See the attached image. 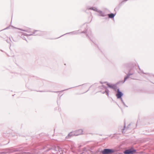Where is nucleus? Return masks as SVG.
<instances>
[{
	"label": "nucleus",
	"mask_w": 154,
	"mask_h": 154,
	"mask_svg": "<svg viewBox=\"0 0 154 154\" xmlns=\"http://www.w3.org/2000/svg\"><path fill=\"white\" fill-rule=\"evenodd\" d=\"M108 15L109 18H112L114 17L115 15L113 14H108Z\"/></svg>",
	"instance_id": "5"
},
{
	"label": "nucleus",
	"mask_w": 154,
	"mask_h": 154,
	"mask_svg": "<svg viewBox=\"0 0 154 154\" xmlns=\"http://www.w3.org/2000/svg\"><path fill=\"white\" fill-rule=\"evenodd\" d=\"M107 85H108V86L111 88H112L114 87V85H109V84H107Z\"/></svg>",
	"instance_id": "6"
},
{
	"label": "nucleus",
	"mask_w": 154,
	"mask_h": 154,
	"mask_svg": "<svg viewBox=\"0 0 154 154\" xmlns=\"http://www.w3.org/2000/svg\"><path fill=\"white\" fill-rule=\"evenodd\" d=\"M113 151L110 149H106V154H110Z\"/></svg>",
	"instance_id": "4"
},
{
	"label": "nucleus",
	"mask_w": 154,
	"mask_h": 154,
	"mask_svg": "<svg viewBox=\"0 0 154 154\" xmlns=\"http://www.w3.org/2000/svg\"><path fill=\"white\" fill-rule=\"evenodd\" d=\"M128 77L127 76L125 78L124 80V82H125V80L128 79Z\"/></svg>",
	"instance_id": "8"
},
{
	"label": "nucleus",
	"mask_w": 154,
	"mask_h": 154,
	"mask_svg": "<svg viewBox=\"0 0 154 154\" xmlns=\"http://www.w3.org/2000/svg\"><path fill=\"white\" fill-rule=\"evenodd\" d=\"M135 152V150L129 149L126 150L124 152L125 154H133Z\"/></svg>",
	"instance_id": "2"
},
{
	"label": "nucleus",
	"mask_w": 154,
	"mask_h": 154,
	"mask_svg": "<svg viewBox=\"0 0 154 154\" xmlns=\"http://www.w3.org/2000/svg\"><path fill=\"white\" fill-rule=\"evenodd\" d=\"M100 15L101 16H103V14L102 13V12H101V14H100Z\"/></svg>",
	"instance_id": "9"
},
{
	"label": "nucleus",
	"mask_w": 154,
	"mask_h": 154,
	"mask_svg": "<svg viewBox=\"0 0 154 154\" xmlns=\"http://www.w3.org/2000/svg\"><path fill=\"white\" fill-rule=\"evenodd\" d=\"M123 95V94L122 92H120L119 89L117 90V93L116 94V96L117 97V98H120Z\"/></svg>",
	"instance_id": "3"
},
{
	"label": "nucleus",
	"mask_w": 154,
	"mask_h": 154,
	"mask_svg": "<svg viewBox=\"0 0 154 154\" xmlns=\"http://www.w3.org/2000/svg\"><path fill=\"white\" fill-rule=\"evenodd\" d=\"M82 130L81 129H79L70 133L69 134V136H73L74 135L78 136L82 134Z\"/></svg>",
	"instance_id": "1"
},
{
	"label": "nucleus",
	"mask_w": 154,
	"mask_h": 154,
	"mask_svg": "<svg viewBox=\"0 0 154 154\" xmlns=\"http://www.w3.org/2000/svg\"><path fill=\"white\" fill-rule=\"evenodd\" d=\"M102 153L103 154H106V149H104L102 152Z\"/></svg>",
	"instance_id": "7"
}]
</instances>
